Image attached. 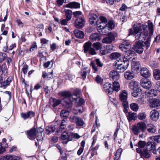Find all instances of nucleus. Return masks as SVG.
Here are the masks:
<instances>
[{"instance_id": "1", "label": "nucleus", "mask_w": 160, "mask_h": 160, "mask_svg": "<svg viewBox=\"0 0 160 160\" xmlns=\"http://www.w3.org/2000/svg\"><path fill=\"white\" fill-rule=\"evenodd\" d=\"M60 95L64 97L62 99L63 105L65 108H70L72 105V102L74 100L76 101L75 105L77 107H82V105L84 102V101L79 97H74L71 95V93L69 92H62L59 93Z\"/></svg>"}, {"instance_id": "2", "label": "nucleus", "mask_w": 160, "mask_h": 160, "mask_svg": "<svg viewBox=\"0 0 160 160\" xmlns=\"http://www.w3.org/2000/svg\"><path fill=\"white\" fill-rule=\"evenodd\" d=\"M134 32L136 33L135 35L136 39L138 40V42H141L143 43L148 35V30L147 26L143 25L140 26H137L134 28Z\"/></svg>"}, {"instance_id": "3", "label": "nucleus", "mask_w": 160, "mask_h": 160, "mask_svg": "<svg viewBox=\"0 0 160 160\" xmlns=\"http://www.w3.org/2000/svg\"><path fill=\"white\" fill-rule=\"evenodd\" d=\"M136 54L134 51L130 50L125 51L124 53L123 60L129 63V61L135 60L136 58Z\"/></svg>"}, {"instance_id": "4", "label": "nucleus", "mask_w": 160, "mask_h": 160, "mask_svg": "<svg viewBox=\"0 0 160 160\" xmlns=\"http://www.w3.org/2000/svg\"><path fill=\"white\" fill-rule=\"evenodd\" d=\"M108 37L103 38L102 42L103 43L110 44L115 40V38L117 36V34L113 32L108 33Z\"/></svg>"}, {"instance_id": "5", "label": "nucleus", "mask_w": 160, "mask_h": 160, "mask_svg": "<svg viewBox=\"0 0 160 160\" xmlns=\"http://www.w3.org/2000/svg\"><path fill=\"white\" fill-rule=\"evenodd\" d=\"M129 64L128 62L123 61L121 63L117 64L114 68L118 72H123L127 68Z\"/></svg>"}, {"instance_id": "6", "label": "nucleus", "mask_w": 160, "mask_h": 160, "mask_svg": "<svg viewBox=\"0 0 160 160\" xmlns=\"http://www.w3.org/2000/svg\"><path fill=\"white\" fill-rule=\"evenodd\" d=\"M120 100L122 102L123 106L127 107L128 102V92L125 90L121 92L119 96Z\"/></svg>"}, {"instance_id": "7", "label": "nucleus", "mask_w": 160, "mask_h": 160, "mask_svg": "<svg viewBox=\"0 0 160 160\" xmlns=\"http://www.w3.org/2000/svg\"><path fill=\"white\" fill-rule=\"evenodd\" d=\"M107 23L100 22L98 25V29L99 32L102 34L106 35L108 33V29H107Z\"/></svg>"}, {"instance_id": "8", "label": "nucleus", "mask_w": 160, "mask_h": 160, "mask_svg": "<svg viewBox=\"0 0 160 160\" xmlns=\"http://www.w3.org/2000/svg\"><path fill=\"white\" fill-rule=\"evenodd\" d=\"M85 23V21L82 18H77L74 23V26L77 28L81 29L83 27Z\"/></svg>"}, {"instance_id": "9", "label": "nucleus", "mask_w": 160, "mask_h": 160, "mask_svg": "<svg viewBox=\"0 0 160 160\" xmlns=\"http://www.w3.org/2000/svg\"><path fill=\"white\" fill-rule=\"evenodd\" d=\"M143 43H142L141 42H138L136 43L134 45L132 48L137 52L140 54L143 51Z\"/></svg>"}, {"instance_id": "10", "label": "nucleus", "mask_w": 160, "mask_h": 160, "mask_svg": "<svg viewBox=\"0 0 160 160\" xmlns=\"http://www.w3.org/2000/svg\"><path fill=\"white\" fill-rule=\"evenodd\" d=\"M137 152L141 154V155L143 156L146 158H148L150 157V152L146 149H143V150L140 148H137L136 149Z\"/></svg>"}, {"instance_id": "11", "label": "nucleus", "mask_w": 160, "mask_h": 160, "mask_svg": "<svg viewBox=\"0 0 160 160\" xmlns=\"http://www.w3.org/2000/svg\"><path fill=\"white\" fill-rule=\"evenodd\" d=\"M140 85L143 88L149 89L151 86L150 81L146 78H142L140 81Z\"/></svg>"}, {"instance_id": "12", "label": "nucleus", "mask_w": 160, "mask_h": 160, "mask_svg": "<svg viewBox=\"0 0 160 160\" xmlns=\"http://www.w3.org/2000/svg\"><path fill=\"white\" fill-rule=\"evenodd\" d=\"M21 117L25 120L27 119L31 118L32 117H34L35 113L32 111H29L26 112H22L21 113Z\"/></svg>"}, {"instance_id": "13", "label": "nucleus", "mask_w": 160, "mask_h": 160, "mask_svg": "<svg viewBox=\"0 0 160 160\" xmlns=\"http://www.w3.org/2000/svg\"><path fill=\"white\" fill-rule=\"evenodd\" d=\"M131 69L132 72H137L139 69L140 64L139 62L135 60L132 61L131 63Z\"/></svg>"}, {"instance_id": "14", "label": "nucleus", "mask_w": 160, "mask_h": 160, "mask_svg": "<svg viewBox=\"0 0 160 160\" xmlns=\"http://www.w3.org/2000/svg\"><path fill=\"white\" fill-rule=\"evenodd\" d=\"M140 73L145 78H149L151 75V73L146 68H142L140 70Z\"/></svg>"}, {"instance_id": "15", "label": "nucleus", "mask_w": 160, "mask_h": 160, "mask_svg": "<svg viewBox=\"0 0 160 160\" xmlns=\"http://www.w3.org/2000/svg\"><path fill=\"white\" fill-rule=\"evenodd\" d=\"M111 84L109 82H107L103 85V88L105 92L109 94H111L113 92V89Z\"/></svg>"}, {"instance_id": "16", "label": "nucleus", "mask_w": 160, "mask_h": 160, "mask_svg": "<svg viewBox=\"0 0 160 160\" xmlns=\"http://www.w3.org/2000/svg\"><path fill=\"white\" fill-rule=\"evenodd\" d=\"M149 106L152 108H155L156 107H158L160 104L159 100L156 98L149 100Z\"/></svg>"}, {"instance_id": "17", "label": "nucleus", "mask_w": 160, "mask_h": 160, "mask_svg": "<svg viewBox=\"0 0 160 160\" xmlns=\"http://www.w3.org/2000/svg\"><path fill=\"white\" fill-rule=\"evenodd\" d=\"M12 79V77H8L6 80L4 81H0V87L5 88L9 85L11 82Z\"/></svg>"}, {"instance_id": "18", "label": "nucleus", "mask_w": 160, "mask_h": 160, "mask_svg": "<svg viewBox=\"0 0 160 160\" xmlns=\"http://www.w3.org/2000/svg\"><path fill=\"white\" fill-rule=\"evenodd\" d=\"M146 130H147L148 132L151 133H154L156 132L155 126L151 123L146 125Z\"/></svg>"}, {"instance_id": "19", "label": "nucleus", "mask_w": 160, "mask_h": 160, "mask_svg": "<svg viewBox=\"0 0 160 160\" xmlns=\"http://www.w3.org/2000/svg\"><path fill=\"white\" fill-rule=\"evenodd\" d=\"M151 119L153 121H155L159 118V113L156 110H152L150 113Z\"/></svg>"}, {"instance_id": "20", "label": "nucleus", "mask_w": 160, "mask_h": 160, "mask_svg": "<svg viewBox=\"0 0 160 160\" xmlns=\"http://www.w3.org/2000/svg\"><path fill=\"white\" fill-rule=\"evenodd\" d=\"M37 131L35 128H32L27 132L29 138L31 139H34L36 137Z\"/></svg>"}, {"instance_id": "21", "label": "nucleus", "mask_w": 160, "mask_h": 160, "mask_svg": "<svg viewBox=\"0 0 160 160\" xmlns=\"http://www.w3.org/2000/svg\"><path fill=\"white\" fill-rule=\"evenodd\" d=\"M147 148L149 149L150 150H154L153 153L156 154V151H154L156 147V144L153 141H149L148 142L146 145Z\"/></svg>"}, {"instance_id": "22", "label": "nucleus", "mask_w": 160, "mask_h": 160, "mask_svg": "<svg viewBox=\"0 0 160 160\" xmlns=\"http://www.w3.org/2000/svg\"><path fill=\"white\" fill-rule=\"evenodd\" d=\"M61 101L59 99H57L53 98H51L49 100V102L50 105L53 107H55L61 103Z\"/></svg>"}, {"instance_id": "23", "label": "nucleus", "mask_w": 160, "mask_h": 160, "mask_svg": "<svg viewBox=\"0 0 160 160\" xmlns=\"http://www.w3.org/2000/svg\"><path fill=\"white\" fill-rule=\"evenodd\" d=\"M65 6L71 8H80V4L76 2H72L67 4Z\"/></svg>"}, {"instance_id": "24", "label": "nucleus", "mask_w": 160, "mask_h": 160, "mask_svg": "<svg viewBox=\"0 0 160 160\" xmlns=\"http://www.w3.org/2000/svg\"><path fill=\"white\" fill-rule=\"evenodd\" d=\"M61 138L63 140H67L68 141L65 142V144H67L68 142L72 140L71 133H68L66 132H64L62 134Z\"/></svg>"}, {"instance_id": "25", "label": "nucleus", "mask_w": 160, "mask_h": 160, "mask_svg": "<svg viewBox=\"0 0 160 160\" xmlns=\"http://www.w3.org/2000/svg\"><path fill=\"white\" fill-rule=\"evenodd\" d=\"M67 121V118H65L62 120L60 124V127L57 129V130L58 132H59L66 128Z\"/></svg>"}, {"instance_id": "26", "label": "nucleus", "mask_w": 160, "mask_h": 160, "mask_svg": "<svg viewBox=\"0 0 160 160\" xmlns=\"http://www.w3.org/2000/svg\"><path fill=\"white\" fill-rule=\"evenodd\" d=\"M131 47V46L129 42L127 41H124L122 44L119 46V48L122 50H124V49H127Z\"/></svg>"}, {"instance_id": "27", "label": "nucleus", "mask_w": 160, "mask_h": 160, "mask_svg": "<svg viewBox=\"0 0 160 160\" xmlns=\"http://www.w3.org/2000/svg\"><path fill=\"white\" fill-rule=\"evenodd\" d=\"M74 33L75 37L78 38L82 39L84 37V32L78 29H75L74 31Z\"/></svg>"}, {"instance_id": "28", "label": "nucleus", "mask_w": 160, "mask_h": 160, "mask_svg": "<svg viewBox=\"0 0 160 160\" xmlns=\"http://www.w3.org/2000/svg\"><path fill=\"white\" fill-rule=\"evenodd\" d=\"M111 58L117 60L119 61L121 58V55L120 53L118 52L112 53L110 56Z\"/></svg>"}, {"instance_id": "29", "label": "nucleus", "mask_w": 160, "mask_h": 160, "mask_svg": "<svg viewBox=\"0 0 160 160\" xmlns=\"http://www.w3.org/2000/svg\"><path fill=\"white\" fill-rule=\"evenodd\" d=\"M56 130L55 126L53 125H51L47 126L46 128V133L48 135L54 132Z\"/></svg>"}, {"instance_id": "30", "label": "nucleus", "mask_w": 160, "mask_h": 160, "mask_svg": "<svg viewBox=\"0 0 160 160\" xmlns=\"http://www.w3.org/2000/svg\"><path fill=\"white\" fill-rule=\"evenodd\" d=\"M128 86L131 89L134 90L135 89H137L138 84L137 82L132 80L129 83Z\"/></svg>"}, {"instance_id": "31", "label": "nucleus", "mask_w": 160, "mask_h": 160, "mask_svg": "<svg viewBox=\"0 0 160 160\" xmlns=\"http://www.w3.org/2000/svg\"><path fill=\"white\" fill-rule=\"evenodd\" d=\"M132 132L136 135H138L141 132L137 124L132 126Z\"/></svg>"}, {"instance_id": "32", "label": "nucleus", "mask_w": 160, "mask_h": 160, "mask_svg": "<svg viewBox=\"0 0 160 160\" xmlns=\"http://www.w3.org/2000/svg\"><path fill=\"white\" fill-rule=\"evenodd\" d=\"M124 76L126 79L127 80H131L134 78V75L132 72L127 71L124 73Z\"/></svg>"}, {"instance_id": "33", "label": "nucleus", "mask_w": 160, "mask_h": 160, "mask_svg": "<svg viewBox=\"0 0 160 160\" xmlns=\"http://www.w3.org/2000/svg\"><path fill=\"white\" fill-rule=\"evenodd\" d=\"M101 39V37L99 34L98 33H94L92 34L91 35V39L93 41H99Z\"/></svg>"}, {"instance_id": "34", "label": "nucleus", "mask_w": 160, "mask_h": 160, "mask_svg": "<svg viewBox=\"0 0 160 160\" xmlns=\"http://www.w3.org/2000/svg\"><path fill=\"white\" fill-rule=\"evenodd\" d=\"M97 17L95 14L91 15V24L92 25H95L97 24Z\"/></svg>"}, {"instance_id": "35", "label": "nucleus", "mask_w": 160, "mask_h": 160, "mask_svg": "<svg viewBox=\"0 0 160 160\" xmlns=\"http://www.w3.org/2000/svg\"><path fill=\"white\" fill-rule=\"evenodd\" d=\"M137 125L142 132H143L145 131L146 125V123L143 122H141L138 123Z\"/></svg>"}, {"instance_id": "36", "label": "nucleus", "mask_w": 160, "mask_h": 160, "mask_svg": "<svg viewBox=\"0 0 160 160\" xmlns=\"http://www.w3.org/2000/svg\"><path fill=\"white\" fill-rule=\"evenodd\" d=\"M114 26L115 25L112 21H109L107 23V29H108V33L114 28Z\"/></svg>"}, {"instance_id": "37", "label": "nucleus", "mask_w": 160, "mask_h": 160, "mask_svg": "<svg viewBox=\"0 0 160 160\" xmlns=\"http://www.w3.org/2000/svg\"><path fill=\"white\" fill-rule=\"evenodd\" d=\"M112 86L113 91L114 90L116 92H118L120 90V85L118 82L114 81L113 82Z\"/></svg>"}, {"instance_id": "38", "label": "nucleus", "mask_w": 160, "mask_h": 160, "mask_svg": "<svg viewBox=\"0 0 160 160\" xmlns=\"http://www.w3.org/2000/svg\"><path fill=\"white\" fill-rule=\"evenodd\" d=\"M5 160H17L19 159V157L15 156L8 155L4 157Z\"/></svg>"}, {"instance_id": "39", "label": "nucleus", "mask_w": 160, "mask_h": 160, "mask_svg": "<svg viewBox=\"0 0 160 160\" xmlns=\"http://www.w3.org/2000/svg\"><path fill=\"white\" fill-rule=\"evenodd\" d=\"M83 111V109L82 107H77L73 109V112L75 114H78L79 113H82Z\"/></svg>"}, {"instance_id": "40", "label": "nucleus", "mask_w": 160, "mask_h": 160, "mask_svg": "<svg viewBox=\"0 0 160 160\" xmlns=\"http://www.w3.org/2000/svg\"><path fill=\"white\" fill-rule=\"evenodd\" d=\"M153 73L154 77L156 80H158L160 79V70H154Z\"/></svg>"}, {"instance_id": "41", "label": "nucleus", "mask_w": 160, "mask_h": 160, "mask_svg": "<svg viewBox=\"0 0 160 160\" xmlns=\"http://www.w3.org/2000/svg\"><path fill=\"white\" fill-rule=\"evenodd\" d=\"M84 52L86 53L88 52L90 53V42L88 41L85 43L84 45Z\"/></svg>"}, {"instance_id": "42", "label": "nucleus", "mask_w": 160, "mask_h": 160, "mask_svg": "<svg viewBox=\"0 0 160 160\" xmlns=\"http://www.w3.org/2000/svg\"><path fill=\"white\" fill-rule=\"evenodd\" d=\"M134 91L132 92V95L134 97H136L140 96L141 94V91L140 89H136L133 90Z\"/></svg>"}, {"instance_id": "43", "label": "nucleus", "mask_w": 160, "mask_h": 160, "mask_svg": "<svg viewBox=\"0 0 160 160\" xmlns=\"http://www.w3.org/2000/svg\"><path fill=\"white\" fill-rule=\"evenodd\" d=\"M66 18L69 21L71 19L72 15V11L70 10H67L65 11Z\"/></svg>"}, {"instance_id": "44", "label": "nucleus", "mask_w": 160, "mask_h": 160, "mask_svg": "<svg viewBox=\"0 0 160 160\" xmlns=\"http://www.w3.org/2000/svg\"><path fill=\"white\" fill-rule=\"evenodd\" d=\"M131 109L135 112H137L139 109V106L136 103H132L130 105Z\"/></svg>"}, {"instance_id": "45", "label": "nucleus", "mask_w": 160, "mask_h": 160, "mask_svg": "<svg viewBox=\"0 0 160 160\" xmlns=\"http://www.w3.org/2000/svg\"><path fill=\"white\" fill-rule=\"evenodd\" d=\"M70 112L68 110H62L60 113V116L62 118H67L69 115V113Z\"/></svg>"}, {"instance_id": "46", "label": "nucleus", "mask_w": 160, "mask_h": 160, "mask_svg": "<svg viewBox=\"0 0 160 160\" xmlns=\"http://www.w3.org/2000/svg\"><path fill=\"white\" fill-rule=\"evenodd\" d=\"M148 26L149 30V36H152L153 32V26L152 23L151 22H148Z\"/></svg>"}, {"instance_id": "47", "label": "nucleus", "mask_w": 160, "mask_h": 160, "mask_svg": "<svg viewBox=\"0 0 160 160\" xmlns=\"http://www.w3.org/2000/svg\"><path fill=\"white\" fill-rule=\"evenodd\" d=\"M130 9H131V8L128 7L124 3H123L122 4L121 6L119 9V10L122 12H126L128 10Z\"/></svg>"}, {"instance_id": "48", "label": "nucleus", "mask_w": 160, "mask_h": 160, "mask_svg": "<svg viewBox=\"0 0 160 160\" xmlns=\"http://www.w3.org/2000/svg\"><path fill=\"white\" fill-rule=\"evenodd\" d=\"M135 113L129 112L128 114V115L127 116L128 120L130 122L132 120L135 119Z\"/></svg>"}, {"instance_id": "49", "label": "nucleus", "mask_w": 160, "mask_h": 160, "mask_svg": "<svg viewBox=\"0 0 160 160\" xmlns=\"http://www.w3.org/2000/svg\"><path fill=\"white\" fill-rule=\"evenodd\" d=\"M40 129H41V130H40V132H38V134L37 137V140L38 141H41L43 139L42 134V132L43 131V129L41 128Z\"/></svg>"}, {"instance_id": "50", "label": "nucleus", "mask_w": 160, "mask_h": 160, "mask_svg": "<svg viewBox=\"0 0 160 160\" xmlns=\"http://www.w3.org/2000/svg\"><path fill=\"white\" fill-rule=\"evenodd\" d=\"M79 118V117H78L71 116L70 117L69 119L72 122H75L76 123L78 120Z\"/></svg>"}, {"instance_id": "51", "label": "nucleus", "mask_w": 160, "mask_h": 160, "mask_svg": "<svg viewBox=\"0 0 160 160\" xmlns=\"http://www.w3.org/2000/svg\"><path fill=\"white\" fill-rule=\"evenodd\" d=\"M146 145V143L144 141H140L138 143V145L139 147L138 148L141 149L143 148Z\"/></svg>"}, {"instance_id": "52", "label": "nucleus", "mask_w": 160, "mask_h": 160, "mask_svg": "<svg viewBox=\"0 0 160 160\" xmlns=\"http://www.w3.org/2000/svg\"><path fill=\"white\" fill-rule=\"evenodd\" d=\"M102 45L100 42L94 43L93 44V47L96 50H98L101 48Z\"/></svg>"}, {"instance_id": "53", "label": "nucleus", "mask_w": 160, "mask_h": 160, "mask_svg": "<svg viewBox=\"0 0 160 160\" xmlns=\"http://www.w3.org/2000/svg\"><path fill=\"white\" fill-rule=\"evenodd\" d=\"M81 93V90L78 89H77L74 91V94L72 95L74 97H79V95Z\"/></svg>"}, {"instance_id": "54", "label": "nucleus", "mask_w": 160, "mask_h": 160, "mask_svg": "<svg viewBox=\"0 0 160 160\" xmlns=\"http://www.w3.org/2000/svg\"><path fill=\"white\" fill-rule=\"evenodd\" d=\"M146 115L144 112L140 113L138 116V118L141 120H142L145 118Z\"/></svg>"}, {"instance_id": "55", "label": "nucleus", "mask_w": 160, "mask_h": 160, "mask_svg": "<svg viewBox=\"0 0 160 160\" xmlns=\"http://www.w3.org/2000/svg\"><path fill=\"white\" fill-rule=\"evenodd\" d=\"M6 57V54L5 53L0 52V63L2 62Z\"/></svg>"}, {"instance_id": "56", "label": "nucleus", "mask_w": 160, "mask_h": 160, "mask_svg": "<svg viewBox=\"0 0 160 160\" xmlns=\"http://www.w3.org/2000/svg\"><path fill=\"white\" fill-rule=\"evenodd\" d=\"M150 95H152V96H156L157 95V90L154 89H151L148 92Z\"/></svg>"}, {"instance_id": "57", "label": "nucleus", "mask_w": 160, "mask_h": 160, "mask_svg": "<svg viewBox=\"0 0 160 160\" xmlns=\"http://www.w3.org/2000/svg\"><path fill=\"white\" fill-rule=\"evenodd\" d=\"M122 151V150L121 148H119L118 149L116 152V154H115V157H114L115 158H119V157L120 156L121 153Z\"/></svg>"}, {"instance_id": "58", "label": "nucleus", "mask_w": 160, "mask_h": 160, "mask_svg": "<svg viewBox=\"0 0 160 160\" xmlns=\"http://www.w3.org/2000/svg\"><path fill=\"white\" fill-rule=\"evenodd\" d=\"M91 64H92V68L93 70V73H97L98 72V68L97 66H96L95 65H94L93 62H92Z\"/></svg>"}, {"instance_id": "59", "label": "nucleus", "mask_w": 160, "mask_h": 160, "mask_svg": "<svg viewBox=\"0 0 160 160\" xmlns=\"http://www.w3.org/2000/svg\"><path fill=\"white\" fill-rule=\"evenodd\" d=\"M76 123L78 126H82L84 124V122L82 120L79 118Z\"/></svg>"}, {"instance_id": "60", "label": "nucleus", "mask_w": 160, "mask_h": 160, "mask_svg": "<svg viewBox=\"0 0 160 160\" xmlns=\"http://www.w3.org/2000/svg\"><path fill=\"white\" fill-rule=\"evenodd\" d=\"M151 41V38L150 37H148L147 38L146 41L144 42L145 46L147 48L149 47L150 46V42Z\"/></svg>"}, {"instance_id": "61", "label": "nucleus", "mask_w": 160, "mask_h": 160, "mask_svg": "<svg viewBox=\"0 0 160 160\" xmlns=\"http://www.w3.org/2000/svg\"><path fill=\"white\" fill-rule=\"evenodd\" d=\"M69 21V20H68L67 19H62L60 21V23L62 25H67L68 21Z\"/></svg>"}, {"instance_id": "62", "label": "nucleus", "mask_w": 160, "mask_h": 160, "mask_svg": "<svg viewBox=\"0 0 160 160\" xmlns=\"http://www.w3.org/2000/svg\"><path fill=\"white\" fill-rule=\"evenodd\" d=\"M59 149L61 155V157L62 158L64 159H65L67 156L65 152H63V151L61 150V148H59Z\"/></svg>"}, {"instance_id": "63", "label": "nucleus", "mask_w": 160, "mask_h": 160, "mask_svg": "<svg viewBox=\"0 0 160 160\" xmlns=\"http://www.w3.org/2000/svg\"><path fill=\"white\" fill-rule=\"evenodd\" d=\"M28 68V67L27 65H25L23 66V68L22 69V71L24 74H25L27 72Z\"/></svg>"}, {"instance_id": "64", "label": "nucleus", "mask_w": 160, "mask_h": 160, "mask_svg": "<svg viewBox=\"0 0 160 160\" xmlns=\"http://www.w3.org/2000/svg\"><path fill=\"white\" fill-rule=\"evenodd\" d=\"M154 140L158 143H160V135H158L153 137Z\"/></svg>"}]
</instances>
